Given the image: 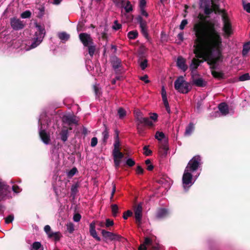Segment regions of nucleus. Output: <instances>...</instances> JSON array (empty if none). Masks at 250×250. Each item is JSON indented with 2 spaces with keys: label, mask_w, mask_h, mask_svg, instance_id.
<instances>
[{
  "label": "nucleus",
  "mask_w": 250,
  "mask_h": 250,
  "mask_svg": "<svg viewBox=\"0 0 250 250\" xmlns=\"http://www.w3.org/2000/svg\"><path fill=\"white\" fill-rule=\"evenodd\" d=\"M207 17L201 13L197 16V20L193 26L195 39L194 42H201L220 34L216 30L214 23L207 21Z\"/></svg>",
  "instance_id": "nucleus-1"
},
{
  "label": "nucleus",
  "mask_w": 250,
  "mask_h": 250,
  "mask_svg": "<svg viewBox=\"0 0 250 250\" xmlns=\"http://www.w3.org/2000/svg\"><path fill=\"white\" fill-rule=\"evenodd\" d=\"M212 38H209L200 42L203 43V47H207V51L210 52L211 54H212L213 51L216 50L217 55L214 58L217 62L220 61L221 62L223 58L221 49L222 45V39L220 34Z\"/></svg>",
  "instance_id": "nucleus-2"
},
{
  "label": "nucleus",
  "mask_w": 250,
  "mask_h": 250,
  "mask_svg": "<svg viewBox=\"0 0 250 250\" xmlns=\"http://www.w3.org/2000/svg\"><path fill=\"white\" fill-rule=\"evenodd\" d=\"M203 43L200 42H194L193 45V53L197 58L204 59V61L206 62L208 65L216 64L217 61H215L210 52H208L207 47H203Z\"/></svg>",
  "instance_id": "nucleus-3"
},
{
  "label": "nucleus",
  "mask_w": 250,
  "mask_h": 250,
  "mask_svg": "<svg viewBox=\"0 0 250 250\" xmlns=\"http://www.w3.org/2000/svg\"><path fill=\"white\" fill-rule=\"evenodd\" d=\"M203 43L200 42H194L193 45V53L197 58L204 59V61L206 62L208 65L216 64L217 61H215L210 52H208L207 47H203Z\"/></svg>",
  "instance_id": "nucleus-4"
},
{
  "label": "nucleus",
  "mask_w": 250,
  "mask_h": 250,
  "mask_svg": "<svg viewBox=\"0 0 250 250\" xmlns=\"http://www.w3.org/2000/svg\"><path fill=\"white\" fill-rule=\"evenodd\" d=\"M37 31L35 32L34 37L29 46L30 49H33L37 47L42 41L45 34L44 27L38 23H36Z\"/></svg>",
  "instance_id": "nucleus-5"
},
{
  "label": "nucleus",
  "mask_w": 250,
  "mask_h": 250,
  "mask_svg": "<svg viewBox=\"0 0 250 250\" xmlns=\"http://www.w3.org/2000/svg\"><path fill=\"white\" fill-rule=\"evenodd\" d=\"M174 88L178 92L183 94L188 93L191 89L190 83L185 81L183 76L179 77L175 80Z\"/></svg>",
  "instance_id": "nucleus-6"
},
{
  "label": "nucleus",
  "mask_w": 250,
  "mask_h": 250,
  "mask_svg": "<svg viewBox=\"0 0 250 250\" xmlns=\"http://www.w3.org/2000/svg\"><path fill=\"white\" fill-rule=\"evenodd\" d=\"M201 159L200 156H194L188 163L185 169L189 171H196L201 164Z\"/></svg>",
  "instance_id": "nucleus-7"
},
{
  "label": "nucleus",
  "mask_w": 250,
  "mask_h": 250,
  "mask_svg": "<svg viewBox=\"0 0 250 250\" xmlns=\"http://www.w3.org/2000/svg\"><path fill=\"white\" fill-rule=\"evenodd\" d=\"M155 138L161 143V146L160 148L163 149L166 154L167 151L168 150L167 146L168 140L165 134L163 132L157 131L155 133Z\"/></svg>",
  "instance_id": "nucleus-8"
},
{
  "label": "nucleus",
  "mask_w": 250,
  "mask_h": 250,
  "mask_svg": "<svg viewBox=\"0 0 250 250\" xmlns=\"http://www.w3.org/2000/svg\"><path fill=\"white\" fill-rule=\"evenodd\" d=\"M96 224L100 227H104L105 226L104 223L103 222L93 221L89 225V233L90 235L95 239V240L98 241H100L101 239L100 237L97 235L95 229V226Z\"/></svg>",
  "instance_id": "nucleus-9"
},
{
  "label": "nucleus",
  "mask_w": 250,
  "mask_h": 250,
  "mask_svg": "<svg viewBox=\"0 0 250 250\" xmlns=\"http://www.w3.org/2000/svg\"><path fill=\"white\" fill-rule=\"evenodd\" d=\"M136 20L137 22L140 24V26L141 29V33L143 36L149 42L148 34L147 32V29L146 26V22L144 20L141 16H138L136 18Z\"/></svg>",
  "instance_id": "nucleus-10"
},
{
  "label": "nucleus",
  "mask_w": 250,
  "mask_h": 250,
  "mask_svg": "<svg viewBox=\"0 0 250 250\" xmlns=\"http://www.w3.org/2000/svg\"><path fill=\"white\" fill-rule=\"evenodd\" d=\"M101 233L105 241L109 240L110 241H120L122 236L118 234L114 233L105 229H102Z\"/></svg>",
  "instance_id": "nucleus-11"
},
{
  "label": "nucleus",
  "mask_w": 250,
  "mask_h": 250,
  "mask_svg": "<svg viewBox=\"0 0 250 250\" xmlns=\"http://www.w3.org/2000/svg\"><path fill=\"white\" fill-rule=\"evenodd\" d=\"M135 118L138 122L140 124H144L145 125L151 127L154 125L152 121H150L149 118L144 117L142 113L139 111L135 113Z\"/></svg>",
  "instance_id": "nucleus-12"
},
{
  "label": "nucleus",
  "mask_w": 250,
  "mask_h": 250,
  "mask_svg": "<svg viewBox=\"0 0 250 250\" xmlns=\"http://www.w3.org/2000/svg\"><path fill=\"white\" fill-rule=\"evenodd\" d=\"M222 20L223 22V30L228 35H230L231 32V24L227 16V14H222Z\"/></svg>",
  "instance_id": "nucleus-13"
},
{
  "label": "nucleus",
  "mask_w": 250,
  "mask_h": 250,
  "mask_svg": "<svg viewBox=\"0 0 250 250\" xmlns=\"http://www.w3.org/2000/svg\"><path fill=\"white\" fill-rule=\"evenodd\" d=\"M79 39L84 46L93 44V42L89 34L86 33H82L79 34Z\"/></svg>",
  "instance_id": "nucleus-14"
},
{
  "label": "nucleus",
  "mask_w": 250,
  "mask_h": 250,
  "mask_svg": "<svg viewBox=\"0 0 250 250\" xmlns=\"http://www.w3.org/2000/svg\"><path fill=\"white\" fill-rule=\"evenodd\" d=\"M134 217L136 220V223L139 227L142 224V207L139 204L134 208Z\"/></svg>",
  "instance_id": "nucleus-15"
},
{
  "label": "nucleus",
  "mask_w": 250,
  "mask_h": 250,
  "mask_svg": "<svg viewBox=\"0 0 250 250\" xmlns=\"http://www.w3.org/2000/svg\"><path fill=\"white\" fill-rule=\"evenodd\" d=\"M10 23L12 28L15 30H19L23 29L25 24L22 21L16 18H11L10 20Z\"/></svg>",
  "instance_id": "nucleus-16"
},
{
  "label": "nucleus",
  "mask_w": 250,
  "mask_h": 250,
  "mask_svg": "<svg viewBox=\"0 0 250 250\" xmlns=\"http://www.w3.org/2000/svg\"><path fill=\"white\" fill-rule=\"evenodd\" d=\"M192 179V175L189 171L185 169L182 178L183 184L186 186L189 185L191 183Z\"/></svg>",
  "instance_id": "nucleus-17"
},
{
  "label": "nucleus",
  "mask_w": 250,
  "mask_h": 250,
  "mask_svg": "<svg viewBox=\"0 0 250 250\" xmlns=\"http://www.w3.org/2000/svg\"><path fill=\"white\" fill-rule=\"evenodd\" d=\"M176 63L177 66L184 72L188 68V66L186 64V59L182 56L178 57Z\"/></svg>",
  "instance_id": "nucleus-18"
},
{
  "label": "nucleus",
  "mask_w": 250,
  "mask_h": 250,
  "mask_svg": "<svg viewBox=\"0 0 250 250\" xmlns=\"http://www.w3.org/2000/svg\"><path fill=\"white\" fill-rule=\"evenodd\" d=\"M110 62L112 66L115 70H117L122 66L121 60L115 56L111 58Z\"/></svg>",
  "instance_id": "nucleus-19"
},
{
  "label": "nucleus",
  "mask_w": 250,
  "mask_h": 250,
  "mask_svg": "<svg viewBox=\"0 0 250 250\" xmlns=\"http://www.w3.org/2000/svg\"><path fill=\"white\" fill-rule=\"evenodd\" d=\"M40 137L42 141L46 145L49 144L50 142V134L47 133L45 130H41L39 132Z\"/></svg>",
  "instance_id": "nucleus-20"
},
{
  "label": "nucleus",
  "mask_w": 250,
  "mask_h": 250,
  "mask_svg": "<svg viewBox=\"0 0 250 250\" xmlns=\"http://www.w3.org/2000/svg\"><path fill=\"white\" fill-rule=\"evenodd\" d=\"M168 215V210L165 208H159L156 213V217L158 219H163L167 217Z\"/></svg>",
  "instance_id": "nucleus-21"
},
{
  "label": "nucleus",
  "mask_w": 250,
  "mask_h": 250,
  "mask_svg": "<svg viewBox=\"0 0 250 250\" xmlns=\"http://www.w3.org/2000/svg\"><path fill=\"white\" fill-rule=\"evenodd\" d=\"M192 83L198 87H204L206 85V83L202 78L195 79L194 76L192 75Z\"/></svg>",
  "instance_id": "nucleus-22"
},
{
  "label": "nucleus",
  "mask_w": 250,
  "mask_h": 250,
  "mask_svg": "<svg viewBox=\"0 0 250 250\" xmlns=\"http://www.w3.org/2000/svg\"><path fill=\"white\" fill-rule=\"evenodd\" d=\"M1 187L0 188V195L6 196L10 192V187L3 183L1 184Z\"/></svg>",
  "instance_id": "nucleus-23"
},
{
  "label": "nucleus",
  "mask_w": 250,
  "mask_h": 250,
  "mask_svg": "<svg viewBox=\"0 0 250 250\" xmlns=\"http://www.w3.org/2000/svg\"><path fill=\"white\" fill-rule=\"evenodd\" d=\"M218 108L223 115H226L229 113V107L226 103L220 104L218 105Z\"/></svg>",
  "instance_id": "nucleus-24"
},
{
  "label": "nucleus",
  "mask_w": 250,
  "mask_h": 250,
  "mask_svg": "<svg viewBox=\"0 0 250 250\" xmlns=\"http://www.w3.org/2000/svg\"><path fill=\"white\" fill-rule=\"evenodd\" d=\"M212 76L218 80H222L225 79V74L222 71H216L214 70L211 71Z\"/></svg>",
  "instance_id": "nucleus-25"
},
{
  "label": "nucleus",
  "mask_w": 250,
  "mask_h": 250,
  "mask_svg": "<svg viewBox=\"0 0 250 250\" xmlns=\"http://www.w3.org/2000/svg\"><path fill=\"white\" fill-rule=\"evenodd\" d=\"M104 129L102 132L103 142L104 144H106L107 140L109 136V129L105 124L104 125Z\"/></svg>",
  "instance_id": "nucleus-26"
},
{
  "label": "nucleus",
  "mask_w": 250,
  "mask_h": 250,
  "mask_svg": "<svg viewBox=\"0 0 250 250\" xmlns=\"http://www.w3.org/2000/svg\"><path fill=\"white\" fill-rule=\"evenodd\" d=\"M199 66V64H198L197 62V59L196 58H193L191 62L189 65V69L192 71V72L196 70L198 66Z\"/></svg>",
  "instance_id": "nucleus-27"
},
{
  "label": "nucleus",
  "mask_w": 250,
  "mask_h": 250,
  "mask_svg": "<svg viewBox=\"0 0 250 250\" xmlns=\"http://www.w3.org/2000/svg\"><path fill=\"white\" fill-rule=\"evenodd\" d=\"M62 237V235L61 234L60 231H57L56 232L51 233L50 234H49V238H53L54 241L58 242L60 241L61 238Z\"/></svg>",
  "instance_id": "nucleus-28"
},
{
  "label": "nucleus",
  "mask_w": 250,
  "mask_h": 250,
  "mask_svg": "<svg viewBox=\"0 0 250 250\" xmlns=\"http://www.w3.org/2000/svg\"><path fill=\"white\" fill-rule=\"evenodd\" d=\"M194 129V125L192 123H190L186 127L185 132V136H190Z\"/></svg>",
  "instance_id": "nucleus-29"
},
{
  "label": "nucleus",
  "mask_w": 250,
  "mask_h": 250,
  "mask_svg": "<svg viewBox=\"0 0 250 250\" xmlns=\"http://www.w3.org/2000/svg\"><path fill=\"white\" fill-rule=\"evenodd\" d=\"M64 120L69 125L72 124H77V121H76L75 117L67 116L64 117Z\"/></svg>",
  "instance_id": "nucleus-30"
},
{
  "label": "nucleus",
  "mask_w": 250,
  "mask_h": 250,
  "mask_svg": "<svg viewBox=\"0 0 250 250\" xmlns=\"http://www.w3.org/2000/svg\"><path fill=\"white\" fill-rule=\"evenodd\" d=\"M79 187V185L78 183L74 185H73L71 188V196H72L74 198H75L76 194L78 192V189Z\"/></svg>",
  "instance_id": "nucleus-31"
},
{
  "label": "nucleus",
  "mask_w": 250,
  "mask_h": 250,
  "mask_svg": "<svg viewBox=\"0 0 250 250\" xmlns=\"http://www.w3.org/2000/svg\"><path fill=\"white\" fill-rule=\"evenodd\" d=\"M212 9H213V12L214 11L215 13H222L223 14H227L225 10H221L219 8V6L218 5L212 2Z\"/></svg>",
  "instance_id": "nucleus-32"
},
{
  "label": "nucleus",
  "mask_w": 250,
  "mask_h": 250,
  "mask_svg": "<svg viewBox=\"0 0 250 250\" xmlns=\"http://www.w3.org/2000/svg\"><path fill=\"white\" fill-rule=\"evenodd\" d=\"M122 7L124 8L126 13H129L133 10L132 6L129 0H126Z\"/></svg>",
  "instance_id": "nucleus-33"
},
{
  "label": "nucleus",
  "mask_w": 250,
  "mask_h": 250,
  "mask_svg": "<svg viewBox=\"0 0 250 250\" xmlns=\"http://www.w3.org/2000/svg\"><path fill=\"white\" fill-rule=\"evenodd\" d=\"M60 136L61 140L65 142L67 141L68 138V132L67 129H62L60 132Z\"/></svg>",
  "instance_id": "nucleus-34"
},
{
  "label": "nucleus",
  "mask_w": 250,
  "mask_h": 250,
  "mask_svg": "<svg viewBox=\"0 0 250 250\" xmlns=\"http://www.w3.org/2000/svg\"><path fill=\"white\" fill-rule=\"evenodd\" d=\"M138 33L137 30L129 31L127 34V37L129 39L134 40L137 38Z\"/></svg>",
  "instance_id": "nucleus-35"
},
{
  "label": "nucleus",
  "mask_w": 250,
  "mask_h": 250,
  "mask_svg": "<svg viewBox=\"0 0 250 250\" xmlns=\"http://www.w3.org/2000/svg\"><path fill=\"white\" fill-rule=\"evenodd\" d=\"M58 37L62 41H67L69 39L70 36L66 32H62L58 34Z\"/></svg>",
  "instance_id": "nucleus-36"
},
{
  "label": "nucleus",
  "mask_w": 250,
  "mask_h": 250,
  "mask_svg": "<svg viewBox=\"0 0 250 250\" xmlns=\"http://www.w3.org/2000/svg\"><path fill=\"white\" fill-rule=\"evenodd\" d=\"M112 155L113 156V158H115L121 160L124 156V154L122 152H120V151L112 152Z\"/></svg>",
  "instance_id": "nucleus-37"
},
{
  "label": "nucleus",
  "mask_w": 250,
  "mask_h": 250,
  "mask_svg": "<svg viewBox=\"0 0 250 250\" xmlns=\"http://www.w3.org/2000/svg\"><path fill=\"white\" fill-rule=\"evenodd\" d=\"M86 47H88V53L91 57L93 56V55L96 50V46L93 44H90Z\"/></svg>",
  "instance_id": "nucleus-38"
},
{
  "label": "nucleus",
  "mask_w": 250,
  "mask_h": 250,
  "mask_svg": "<svg viewBox=\"0 0 250 250\" xmlns=\"http://www.w3.org/2000/svg\"><path fill=\"white\" fill-rule=\"evenodd\" d=\"M42 247L41 243L39 242H34L30 250H41L40 249Z\"/></svg>",
  "instance_id": "nucleus-39"
},
{
  "label": "nucleus",
  "mask_w": 250,
  "mask_h": 250,
  "mask_svg": "<svg viewBox=\"0 0 250 250\" xmlns=\"http://www.w3.org/2000/svg\"><path fill=\"white\" fill-rule=\"evenodd\" d=\"M112 215L114 217H116L118 213V207L116 204H113L111 206Z\"/></svg>",
  "instance_id": "nucleus-40"
},
{
  "label": "nucleus",
  "mask_w": 250,
  "mask_h": 250,
  "mask_svg": "<svg viewBox=\"0 0 250 250\" xmlns=\"http://www.w3.org/2000/svg\"><path fill=\"white\" fill-rule=\"evenodd\" d=\"M118 114L120 119H123L126 115V111L123 108L120 107L118 110Z\"/></svg>",
  "instance_id": "nucleus-41"
},
{
  "label": "nucleus",
  "mask_w": 250,
  "mask_h": 250,
  "mask_svg": "<svg viewBox=\"0 0 250 250\" xmlns=\"http://www.w3.org/2000/svg\"><path fill=\"white\" fill-rule=\"evenodd\" d=\"M148 61L146 59L143 60L140 62V66L142 70H145L148 66Z\"/></svg>",
  "instance_id": "nucleus-42"
},
{
  "label": "nucleus",
  "mask_w": 250,
  "mask_h": 250,
  "mask_svg": "<svg viewBox=\"0 0 250 250\" xmlns=\"http://www.w3.org/2000/svg\"><path fill=\"white\" fill-rule=\"evenodd\" d=\"M145 164L147 165L146 169L148 171H152L154 168L153 165L151 164V161L150 159H147L145 161Z\"/></svg>",
  "instance_id": "nucleus-43"
},
{
  "label": "nucleus",
  "mask_w": 250,
  "mask_h": 250,
  "mask_svg": "<svg viewBox=\"0 0 250 250\" xmlns=\"http://www.w3.org/2000/svg\"><path fill=\"white\" fill-rule=\"evenodd\" d=\"M67 230L69 233H72L74 231V226L72 223H67L66 225Z\"/></svg>",
  "instance_id": "nucleus-44"
},
{
  "label": "nucleus",
  "mask_w": 250,
  "mask_h": 250,
  "mask_svg": "<svg viewBox=\"0 0 250 250\" xmlns=\"http://www.w3.org/2000/svg\"><path fill=\"white\" fill-rule=\"evenodd\" d=\"M143 150H144V154L146 156H148L151 155L152 151L148 148V146H144L143 147Z\"/></svg>",
  "instance_id": "nucleus-45"
},
{
  "label": "nucleus",
  "mask_w": 250,
  "mask_h": 250,
  "mask_svg": "<svg viewBox=\"0 0 250 250\" xmlns=\"http://www.w3.org/2000/svg\"><path fill=\"white\" fill-rule=\"evenodd\" d=\"M250 80V75L249 73H245L241 76H240L239 78V80L240 81H245L247 80Z\"/></svg>",
  "instance_id": "nucleus-46"
},
{
  "label": "nucleus",
  "mask_w": 250,
  "mask_h": 250,
  "mask_svg": "<svg viewBox=\"0 0 250 250\" xmlns=\"http://www.w3.org/2000/svg\"><path fill=\"white\" fill-rule=\"evenodd\" d=\"M120 141L119 140H115V143L114 144V149L113 152H116L118 151H120Z\"/></svg>",
  "instance_id": "nucleus-47"
},
{
  "label": "nucleus",
  "mask_w": 250,
  "mask_h": 250,
  "mask_svg": "<svg viewBox=\"0 0 250 250\" xmlns=\"http://www.w3.org/2000/svg\"><path fill=\"white\" fill-rule=\"evenodd\" d=\"M141 124H140L139 122H138L137 124V129L138 133L139 134L142 135L144 132L145 128L142 125H141Z\"/></svg>",
  "instance_id": "nucleus-48"
},
{
  "label": "nucleus",
  "mask_w": 250,
  "mask_h": 250,
  "mask_svg": "<svg viewBox=\"0 0 250 250\" xmlns=\"http://www.w3.org/2000/svg\"><path fill=\"white\" fill-rule=\"evenodd\" d=\"M122 28V24L119 23L118 21L116 20L114 21L112 28L115 30H118Z\"/></svg>",
  "instance_id": "nucleus-49"
},
{
  "label": "nucleus",
  "mask_w": 250,
  "mask_h": 250,
  "mask_svg": "<svg viewBox=\"0 0 250 250\" xmlns=\"http://www.w3.org/2000/svg\"><path fill=\"white\" fill-rule=\"evenodd\" d=\"M31 15V12L29 10H26L21 13V17L22 18L26 19V18H30Z\"/></svg>",
  "instance_id": "nucleus-50"
},
{
  "label": "nucleus",
  "mask_w": 250,
  "mask_h": 250,
  "mask_svg": "<svg viewBox=\"0 0 250 250\" xmlns=\"http://www.w3.org/2000/svg\"><path fill=\"white\" fill-rule=\"evenodd\" d=\"M77 172H78V170L76 167H74L68 171L67 175L69 177H72Z\"/></svg>",
  "instance_id": "nucleus-51"
},
{
  "label": "nucleus",
  "mask_w": 250,
  "mask_h": 250,
  "mask_svg": "<svg viewBox=\"0 0 250 250\" xmlns=\"http://www.w3.org/2000/svg\"><path fill=\"white\" fill-rule=\"evenodd\" d=\"M213 12V9L212 8H210L209 6L206 4L204 8V13L207 15H210L212 12Z\"/></svg>",
  "instance_id": "nucleus-52"
},
{
  "label": "nucleus",
  "mask_w": 250,
  "mask_h": 250,
  "mask_svg": "<svg viewBox=\"0 0 250 250\" xmlns=\"http://www.w3.org/2000/svg\"><path fill=\"white\" fill-rule=\"evenodd\" d=\"M132 212L130 210H128L124 212L123 217L125 220H126L128 217L132 216Z\"/></svg>",
  "instance_id": "nucleus-53"
},
{
  "label": "nucleus",
  "mask_w": 250,
  "mask_h": 250,
  "mask_svg": "<svg viewBox=\"0 0 250 250\" xmlns=\"http://www.w3.org/2000/svg\"><path fill=\"white\" fill-rule=\"evenodd\" d=\"M14 218V215L12 214L8 215L5 219V222L6 224H9L12 223Z\"/></svg>",
  "instance_id": "nucleus-54"
},
{
  "label": "nucleus",
  "mask_w": 250,
  "mask_h": 250,
  "mask_svg": "<svg viewBox=\"0 0 250 250\" xmlns=\"http://www.w3.org/2000/svg\"><path fill=\"white\" fill-rule=\"evenodd\" d=\"M38 10H39V13L38 15V17L41 18L44 15V11H45L44 7L42 6V7L39 8Z\"/></svg>",
  "instance_id": "nucleus-55"
},
{
  "label": "nucleus",
  "mask_w": 250,
  "mask_h": 250,
  "mask_svg": "<svg viewBox=\"0 0 250 250\" xmlns=\"http://www.w3.org/2000/svg\"><path fill=\"white\" fill-rule=\"evenodd\" d=\"M104 225L107 228L112 226L114 225L113 220H110L109 219H106L105 220V223Z\"/></svg>",
  "instance_id": "nucleus-56"
},
{
  "label": "nucleus",
  "mask_w": 250,
  "mask_h": 250,
  "mask_svg": "<svg viewBox=\"0 0 250 250\" xmlns=\"http://www.w3.org/2000/svg\"><path fill=\"white\" fill-rule=\"evenodd\" d=\"M126 164L128 167H132L135 164V162L131 158H128L126 161Z\"/></svg>",
  "instance_id": "nucleus-57"
},
{
  "label": "nucleus",
  "mask_w": 250,
  "mask_h": 250,
  "mask_svg": "<svg viewBox=\"0 0 250 250\" xmlns=\"http://www.w3.org/2000/svg\"><path fill=\"white\" fill-rule=\"evenodd\" d=\"M188 23V20L186 19L182 20V21L181 22V24L179 26V28L181 30H183L185 28V27L186 25H187Z\"/></svg>",
  "instance_id": "nucleus-58"
},
{
  "label": "nucleus",
  "mask_w": 250,
  "mask_h": 250,
  "mask_svg": "<svg viewBox=\"0 0 250 250\" xmlns=\"http://www.w3.org/2000/svg\"><path fill=\"white\" fill-rule=\"evenodd\" d=\"M93 88V90L95 92V95L97 96H99L101 93H100V88L98 87V86L97 85H94Z\"/></svg>",
  "instance_id": "nucleus-59"
},
{
  "label": "nucleus",
  "mask_w": 250,
  "mask_h": 250,
  "mask_svg": "<svg viewBox=\"0 0 250 250\" xmlns=\"http://www.w3.org/2000/svg\"><path fill=\"white\" fill-rule=\"evenodd\" d=\"M44 230L47 234L48 237H49V234H50L51 233L53 232L51 231V227H50L49 225L45 226L44 228Z\"/></svg>",
  "instance_id": "nucleus-60"
},
{
  "label": "nucleus",
  "mask_w": 250,
  "mask_h": 250,
  "mask_svg": "<svg viewBox=\"0 0 250 250\" xmlns=\"http://www.w3.org/2000/svg\"><path fill=\"white\" fill-rule=\"evenodd\" d=\"M12 190L16 193H18L21 192V189H20V187L16 185H14L12 186Z\"/></svg>",
  "instance_id": "nucleus-61"
},
{
  "label": "nucleus",
  "mask_w": 250,
  "mask_h": 250,
  "mask_svg": "<svg viewBox=\"0 0 250 250\" xmlns=\"http://www.w3.org/2000/svg\"><path fill=\"white\" fill-rule=\"evenodd\" d=\"M98 143V139L96 137H93L91 140V146L95 147Z\"/></svg>",
  "instance_id": "nucleus-62"
},
{
  "label": "nucleus",
  "mask_w": 250,
  "mask_h": 250,
  "mask_svg": "<svg viewBox=\"0 0 250 250\" xmlns=\"http://www.w3.org/2000/svg\"><path fill=\"white\" fill-rule=\"evenodd\" d=\"M136 171L137 174H143L144 170L140 166H138L137 167Z\"/></svg>",
  "instance_id": "nucleus-63"
},
{
  "label": "nucleus",
  "mask_w": 250,
  "mask_h": 250,
  "mask_svg": "<svg viewBox=\"0 0 250 250\" xmlns=\"http://www.w3.org/2000/svg\"><path fill=\"white\" fill-rule=\"evenodd\" d=\"M150 119V120L151 121L153 120L154 122H156L157 121L158 119V115L157 114L155 113H152L149 117H148Z\"/></svg>",
  "instance_id": "nucleus-64"
}]
</instances>
